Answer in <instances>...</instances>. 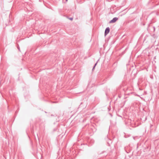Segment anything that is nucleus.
<instances>
[{
    "label": "nucleus",
    "mask_w": 159,
    "mask_h": 159,
    "mask_svg": "<svg viewBox=\"0 0 159 159\" xmlns=\"http://www.w3.org/2000/svg\"><path fill=\"white\" fill-rule=\"evenodd\" d=\"M118 20V18L117 17H114L112 20H110L109 23H112L115 22Z\"/></svg>",
    "instance_id": "obj_1"
},
{
    "label": "nucleus",
    "mask_w": 159,
    "mask_h": 159,
    "mask_svg": "<svg viewBox=\"0 0 159 159\" xmlns=\"http://www.w3.org/2000/svg\"><path fill=\"white\" fill-rule=\"evenodd\" d=\"M110 28L109 27L107 28L105 31V35H107L110 32Z\"/></svg>",
    "instance_id": "obj_2"
},
{
    "label": "nucleus",
    "mask_w": 159,
    "mask_h": 159,
    "mask_svg": "<svg viewBox=\"0 0 159 159\" xmlns=\"http://www.w3.org/2000/svg\"><path fill=\"white\" fill-rule=\"evenodd\" d=\"M99 61V60L98 61L96 62V63L94 65V66L93 67V69H92V70H94V69L95 68V66H96V65H97V63H98V61Z\"/></svg>",
    "instance_id": "obj_3"
},
{
    "label": "nucleus",
    "mask_w": 159,
    "mask_h": 159,
    "mask_svg": "<svg viewBox=\"0 0 159 159\" xmlns=\"http://www.w3.org/2000/svg\"><path fill=\"white\" fill-rule=\"evenodd\" d=\"M69 19L70 20H72L73 19V18L72 17L70 18Z\"/></svg>",
    "instance_id": "obj_4"
},
{
    "label": "nucleus",
    "mask_w": 159,
    "mask_h": 159,
    "mask_svg": "<svg viewBox=\"0 0 159 159\" xmlns=\"http://www.w3.org/2000/svg\"><path fill=\"white\" fill-rule=\"evenodd\" d=\"M154 30H155V28L154 27Z\"/></svg>",
    "instance_id": "obj_5"
},
{
    "label": "nucleus",
    "mask_w": 159,
    "mask_h": 159,
    "mask_svg": "<svg viewBox=\"0 0 159 159\" xmlns=\"http://www.w3.org/2000/svg\"><path fill=\"white\" fill-rule=\"evenodd\" d=\"M18 49H19V50H20V48H18Z\"/></svg>",
    "instance_id": "obj_6"
},
{
    "label": "nucleus",
    "mask_w": 159,
    "mask_h": 159,
    "mask_svg": "<svg viewBox=\"0 0 159 159\" xmlns=\"http://www.w3.org/2000/svg\"><path fill=\"white\" fill-rule=\"evenodd\" d=\"M66 1H67L68 0H66Z\"/></svg>",
    "instance_id": "obj_7"
}]
</instances>
